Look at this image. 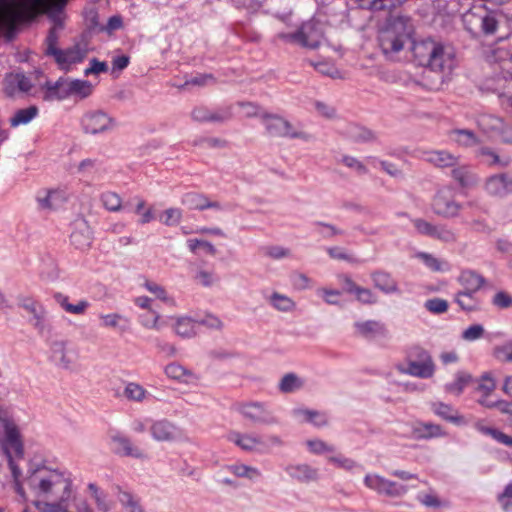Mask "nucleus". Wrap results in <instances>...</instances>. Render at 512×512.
Listing matches in <instances>:
<instances>
[{
  "label": "nucleus",
  "instance_id": "obj_1",
  "mask_svg": "<svg viewBox=\"0 0 512 512\" xmlns=\"http://www.w3.org/2000/svg\"><path fill=\"white\" fill-rule=\"evenodd\" d=\"M69 0H34V21L36 18L45 14L52 22L45 39L44 53L47 56H53L56 63L62 68L68 70L72 64L82 62L88 49L85 44L76 43L67 49L57 47L60 32L64 29V9Z\"/></svg>",
  "mask_w": 512,
  "mask_h": 512
},
{
  "label": "nucleus",
  "instance_id": "obj_2",
  "mask_svg": "<svg viewBox=\"0 0 512 512\" xmlns=\"http://www.w3.org/2000/svg\"><path fill=\"white\" fill-rule=\"evenodd\" d=\"M0 448L7 457L18 500L21 503H26L28 498L23 483L20 480L22 472L16 463V460H20L24 456V444L18 426L11 420L3 421V431L0 434Z\"/></svg>",
  "mask_w": 512,
  "mask_h": 512
},
{
  "label": "nucleus",
  "instance_id": "obj_3",
  "mask_svg": "<svg viewBox=\"0 0 512 512\" xmlns=\"http://www.w3.org/2000/svg\"><path fill=\"white\" fill-rule=\"evenodd\" d=\"M412 52L419 65L429 67L432 71L449 74L455 67L452 50L431 39L413 42Z\"/></svg>",
  "mask_w": 512,
  "mask_h": 512
},
{
  "label": "nucleus",
  "instance_id": "obj_4",
  "mask_svg": "<svg viewBox=\"0 0 512 512\" xmlns=\"http://www.w3.org/2000/svg\"><path fill=\"white\" fill-rule=\"evenodd\" d=\"M413 25L411 19L403 15H391L379 30L378 42L386 56L400 52L411 40Z\"/></svg>",
  "mask_w": 512,
  "mask_h": 512
},
{
  "label": "nucleus",
  "instance_id": "obj_5",
  "mask_svg": "<svg viewBox=\"0 0 512 512\" xmlns=\"http://www.w3.org/2000/svg\"><path fill=\"white\" fill-rule=\"evenodd\" d=\"M0 5V33L11 41L21 25L32 21V0H0Z\"/></svg>",
  "mask_w": 512,
  "mask_h": 512
},
{
  "label": "nucleus",
  "instance_id": "obj_6",
  "mask_svg": "<svg viewBox=\"0 0 512 512\" xmlns=\"http://www.w3.org/2000/svg\"><path fill=\"white\" fill-rule=\"evenodd\" d=\"M48 359L59 370L77 373L81 370L79 348L70 340L49 341Z\"/></svg>",
  "mask_w": 512,
  "mask_h": 512
},
{
  "label": "nucleus",
  "instance_id": "obj_7",
  "mask_svg": "<svg viewBox=\"0 0 512 512\" xmlns=\"http://www.w3.org/2000/svg\"><path fill=\"white\" fill-rule=\"evenodd\" d=\"M62 488L63 494L70 495L71 482L58 470L45 466L34 467V490L38 496L50 497L56 488Z\"/></svg>",
  "mask_w": 512,
  "mask_h": 512
},
{
  "label": "nucleus",
  "instance_id": "obj_8",
  "mask_svg": "<svg viewBox=\"0 0 512 512\" xmlns=\"http://www.w3.org/2000/svg\"><path fill=\"white\" fill-rule=\"evenodd\" d=\"M262 124L265 127L266 134L274 138H290L310 141L312 135L294 128L292 123L278 114L263 113L261 116Z\"/></svg>",
  "mask_w": 512,
  "mask_h": 512
},
{
  "label": "nucleus",
  "instance_id": "obj_9",
  "mask_svg": "<svg viewBox=\"0 0 512 512\" xmlns=\"http://www.w3.org/2000/svg\"><path fill=\"white\" fill-rule=\"evenodd\" d=\"M323 33L319 25L314 21L303 23L299 29L293 33H279L278 38L290 43H296L303 47L315 49L322 40Z\"/></svg>",
  "mask_w": 512,
  "mask_h": 512
},
{
  "label": "nucleus",
  "instance_id": "obj_10",
  "mask_svg": "<svg viewBox=\"0 0 512 512\" xmlns=\"http://www.w3.org/2000/svg\"><path fill=\"white\" fill-rule=\"evenodd\" d=\"M237 411L243 418L254 425H278L279 419L264 403L246 402L237 406Z\"/></svg>",
  "mask_w": 512,
  "mask_h": 512
},
{
  "label": "nucleus",
  "instance_id": "obj_11",
  "mask_svg": "<svg viewBox=\"0 0 512 512\" xmlns=\"http://www.w3.org/2000/svg\"><path fill=\"white\" fill-rule=\"evenodd\" d=\"M462 206L454 197L453 190L442 188L437 191L432 200L433 212L443 218H454L458 216Z\"/></svg>",
  "mask_w": 512,
  "mask_h": 512
},
{
  "label": "nucleus",
  "instance_id": "obj_12",
  "mask_svg": "<svg viewBox=\"0 0 512 512\" xmlns=\"http://www.w3.org/2000/svg\"><path fill=\"white\" fill-rule=\"evenodd\" d=\"M110 450L120 457H132L135 459H146V453L138 446L133 445L132 440L119 431H111Z\"/></svg>",
  "mask_w": 512,
  "mask_h": 512
},
{
  "label": "nucleus",
  "instance_id": "obj_13",
  "mask_svg": "<svg viewBox=\"0 0 512 512\" xmlns=\"http://www.w3.org/2000/svg\"><path fill=\"white\" fill-rule=\"evenodd\" d=\"M365 485L378 494L387 497H402L408 491L407 486L385 479L377 474H367L364 478Z\"/></svg>",
  "mask_w": 512,
  "mask_h": 512
},
{
  "label": "nucleus",
  "instance_id": "obj_14",
  "mask_svg": "<svg viewBox=\"0 0 512 512\" xmlns=\"http://www.w3.org/2000/svg\"><path fill=\"white\" fill-rule=\"evenodd\" d=\"M81 125L85 133L95 135L112 129L115 122L107 113L95 110L83 115Z\"/></svg>",
  "mask_w": 512,
  "mask_h": 512
},
{
  "label": "nucleus",
  "instance_id": "obj_15",
  "mask_svg": "<svg viewBox=\"0 0 512 512\" xmlns=\"http://www.w3.org/2000/svg\"><path fill=\"white\" fill-rule=\"evenodd\" d=\"M229 440L239 446L242 450L248 452H267L268 445L265 444L264 439L254 433H240L232 432L229 435Z\"/></svg>",
  "mask_w": 512,
  "mask_h": 512
},
{
  "label": "nucleus",
  "instance_id": "obj_16",
  "mask_svg": "<svg viewBox=\"0 0 512 512\" xmlns=\"http://www.w3.org/2000/svg\"><path fill=\"white\" fill-rule=\"evenodd\" d=\"M69 198L70 193L67 188H55L44 191V195L39 193L37 202L41 209L53 211L63 207Z\"/></svg>",
  "mask_w": 512,
  "mask_h": 512
},
{
  "label": "nucleus",
  "instance_id": "obj_17",
  "mask_svg": "<svg viewBox=\"0 0 512 512\" xmlns=\"http://www.w3.org/2000/svg\"><path fill=\"white\" fill-rule=\"evenodd\" d=\"M93 241V233L88 224L84 219L76 220L73 223V231L70 235L71 244L78 250H88Z\"/></svg>",
  "mask_w": 512,
  "mask_h": 512
},
{
  "label": "nucleus",
  "instance_id": "obj_18",
  "mask_svg": "<svg viewBox=\"0 0 512 512\" xmlns=\"http://www.w3.org/2000/svg\"><path fill=\"white\" fill-rule=\"evenodd\" d=\"M486 192L495 197H505L512 194V174L500 173L487 178L485 182Z\"/></svg>",
  "mask_w": 512,
  "mask_h": 512
},
{
  "label": "nucleus",
  "instance_id": "obj_19",
  "mask_svg": "<svg viewBox=\"0 0 512 512\" xmlns=\"http://www.w3.org/2000/svg\"><path fill=\"white\" fill-rule=\"evenodd\" d=\"M32 83L23 73H10L4 79V92L9 97H14L20 93L31 89Z\"/></svg>",
  "mask_w": 512,
  "mask_h": 512
},
{
  "label": "nucleus",
  "instance_id": "obj_20",
  "mask_svg": "<svg viewBox=\"0 0 512 512\" xmlns=\"http://www.w3.org/2000/svg\"><path fill=\"white\" fill-rule=\"evenodd\" d=\"M422 158L438 168L455 167L459 163V157L445 150L424 151Z\"/></svg>",
  "mask_w": 512,
  "mask_h": 512
},
{
  "label": "nucleus",
  "instance_id": "obj_21",
  "mask_svg": "<svg viewBox=\"0 0 512 512\" xmlns=\"http://www.w3.org/2000/svg\"><path fill=\"white\" fill-rule=\"evenodd\" d=\"M373 285L376 289L385 294H394L399 292L397 281L385 270H375L370 274Z\"/></svg>",
  "mask_w": 512,
  "mask_h": 512
},
{
  "label": "nucleus",
  "instance_id": "obj_22",
  "mask_svg": "<svg viewBox=\"0 0 512 512\" xmlns=\"http://www.w3.org/2000/svg\"><path fill=\"white\" fill-rule=\"evenodd\" d=\"M354 326L357 334L367 339L375 338L377 336L386 337L388 335V330L385 324L377 320L356 322Z\"/></svg>",
  "mask_w": 512,
  "mask_h": 512
},
{
  "label": "nucleus",
  "instance_id": "obj_23",
  "mask_svg": "<svg viewBox=\"0 0 512 512\" xmlns=\"http://www.w3.org/2000/svg\"><path fill=\"white\" fill-rule=\"evenodd\" d=\"M182 203L192 210L221 209L219 202L210 201L204 194L195 192L186 193L182 198Z\"/></svg>",
  "mask_w": 512,
  "mask_h": 512
},
{
  "label": "nucleus",
  "instance_id": "obj_24",
  "mask_svg": "<svg viewBox=\"0 0 512 512\" xmlns=\"http://www.w3.org/2000/svg\"><path fill=\"white\" fill-rule=\"evenodd\" d=\"M457 281L467 291H479L486 284V279L471 269L462 270Z\"/></svg>",
  "mask_w": 512,
  "mask_h": 512
},
{
  "label": "nucleus",
  "instance_id": "obj_25",
  "mask_svg": "<svg viewBox=\"0 0 512 512\" xmlns=\"http://www.w3.org/2000/svg\"><path fill=\"white\" fill-rule=\"evenodd\" d=\"M176 426L167 420L155 421L151 427L150 432L156 441H173L176 434Z\"/></svg>",
  "mask_w": 512,
  "mask_h": 512
},
{
  "label": "nucleus",
  "instance_id": "obj_26",
  "mask_svg": "<svg viewBox=\"0 0 512 512\" xmlns=\"http://www.w3.org/2000/svg\"><path fill=\"white\" fill-rule=\"evenodd\" d=\"M286 472L290 477L302 483L318 479V470L308 464L289 465L286 467Z\"/></svg>",
  "mask_w": 512,
  "mask_h": 512
},
{
  "label": "nucleus",
  "instance_id": "obj_27",
  "mask_svg": "<svg viewBox=\"0 0 512 512\" xmlns=\"http://www.w3.org/2000/svg\"><path fill=\"white\" fill-rule=\"evenodd\" d=\"M342 135L353 142L363 143L369 142L375 139L374 133L356 123L347 124L342 130Z\"/></svg>",
  "mask_w": 512,
  "mask_h": 512
},
{
  "label": "nucleus",
  "instance_id": "obj_28",
  "mask_svg": "<svg viewBox=\"0 0 512 512\" xmlns=\"http://www.w3.org/2000/svg\"><path fill=\"white\" fill-rule=\"evenodd\" d=\"M69 79L59 78L54 83L47 82L44 98L47 100H63L71 97Z\"/></svg>",
  "mask_w": 512,
  "mask_h": 512
},
{
  "label": "nucleus",
  "instance_id": "obj_29",
  "mask_svg": "<svg viewBox=\"0 0 512 512\" xmlns=\"http://www.w3.org/2000/svg\"><path fill=\"white\" fill-rule=\"evenodd\" d=\"M399 370L404 374L427 379L434 375L435 365L433 361L419 363L410 362V365H407L406 368L399 367Z\"/></svg>",
  "mask_w": 512,
  "mask_h": 512
},
{
  "label": "nucleus",
  "instance_id": "obj_30",
  "mask_svg": "<svg viewBox=\"0 0 512 512\" xmlns=\"http://www.w3.org/2000/svg\"><path fill=\"white\" fill-rule=\"evenodd\" d=\"M165 374L173 380L181 381L186 384L197 380L194 373L178 363H170L165 367Z\"/></svg>",
  "mask_w": 512,
  "mask_h": 512
},
{
  "label": "nucleus",
  "instance_id": "obj_31",
  "mask_svg": "<svg viewBox=\"0 0 512 512\" xmlns=\"http://www.w3.org/2000/svg\"><path fill=\"white\" fill-rule=\"evenodd\" d=\"M292 414L301 422H310L317 427H322L328 424L326 415L319 411L297 408L293 410Z\"/></svg>",
  "mask_w": 512,
  "mask_h": 512
},
{
  "label": "nucleus",
  "instance_id": "obj_32",
  "mask_svg": "<svg viewBox=\"0 0 512 512\" xmlns=\"http://www.w3.org/2000/svg\"><path fill=\"white\" fill-rule=\"evenodd\" d=\"M452 177L456 180L459 185L463 188L473 186L477 179L476 175L473 173L471 167L467 165H456L452 167Z\"/></svg>",
  "mask_w": 512,
  "mask_h": 512
},
{
  "label": "nucleus",
  "instance_id": "obj_33",
  "mask_svg": "<svg viewBox=\"0 0 512 512\" xmlns=\"http://www.w3.org/2000/svg\"><path fill=\"white\" fill-rule=\"evenodd\" d=\"M444 435L442 427L433 423H419L413 428V437L417 440L436 438Z\"/></svg>",
  "mask_w": 512,
  "mask_h": 512
},
{
  "label": "nucleus",
  "instance_id": "obj_34",
  "mask_svg": "<svg viewBox=\"0 0 512 512\" xmlns=\"http://www.w3.org/2000/svg\"><path fill=\"white\" fill-rule=\"evenodd\" d=\"M432 410L437 416L441 417L445 421L454 424H460L463 421L462 416L458 414L457 410L443 402L433 403Z\"/></svg>",
  "mask_w": 512,
  "mask_h": 512
},
{
  "label": "nucleus",
  "instance_id": "obj_35",
  "mask_svg": "<svg viewBox=\"0 0 512 512\" xmlns=\"http://www.w3.org/2000/svg\"><path fill=\"white\" fill-rule=\"evenodd\" d=\"M478 125L485 133L502 134L504 131L503 120L494 115H481Z\"/></svg>",
  "mask_w": 512,
  "mask_h": 512
},
{
  "label": "nucleus",
  "instance_id": "obj_36",
  "mask_svg": "<svg viewBox=\"0 0 512 512\" xmlns=\"http://www.w3.org/2000/svg\"><path fill=\"white\" fill-rule=\"evenodd\" d=\"M149 395V392L137 382H128L123 390V396L128 401L136 403H142Z\"/></svg>",
  "mask_w": 512,
  "mask_h": 512
},
{
  "label": "nucleus",
  "instance_id": "obj_37",
  "mask_svg": "<svg viewBox=\"0 0 512 512\" xmlns=\"http://www.w3.org/2000/svg\"><path fill=\"white\" fill-rule=\"evenodd\" d=\"M99 318L102 321L101 326L104 328H114L124 332L129 325V319L119 313L101 314Z\"/></svg>",
  "mask_w": 512,
  "mask_h": 512
},
{
  "label": "nucleus",
  "instance_id": "obj_38",
  "mask_svg": "<svg viewBox=\"0 0 512 512\" xmlns=\"http://www.w3.org/2000/svg\"><path fill=\"white\" fill-rule=\"evenodd\" d=\"M70 495L62 494L56 502L34 501V507L39 512H70L67 501Z\"/></svg>",
  "mask_w": 512,
  "mask_h": 512
},
{
  "label": "nucleus",
  "instance_id": "obj_39",
  "mask_svg": "<svg viewBox=\"0 0 512 512\" xmlns=\"http://www.w3.org/2000/svg\"><path fill=\"white\" fill-rule=\"evenodd\" d=\"M198 321L189 317H179L175 323V332L177 335L184 338H191L196 335V326Z\"/></svg>",
  "mask_w": 512,
  "mask_h": 512
},
{
  "label": "nucleus",
  "instance_id": "obj_40",
  "mask_svg": "<svg viewBox=\"0 0 512 512\" xmlns=\"http://www.w3.org/2000/svg\"><path fill=\"white\" fill-rule=\"evenodd\" d=\"M69 89L71 96L84 99L91 95L93 91V85L87 80L74 79L69 80Z\"/></svg>",
  "mask_w": 512,
  "mask_h": 512
},
{
  "label": "nucleus",
  "instance_id": "obj_41",
  "mask_svg": "<svg viewBox=\"0 0 512 512\" xmlns=\"http://www.w3.org/2000/svg\"><path fill=\"white\" fill-rule=\"evenodd\" d=\"M303 381L295 373L285 374L279 382V390L283 393H292L303 387Z\"/></svg>",
  "mask_w": 512,
  "mask_h": 512
},
{
  "label": "nucleus",
  "instance_id": "obj_42",
  "mask_svg": "<svg viewBox=\"0 0 512 512\" xmlns=\"http://www.w3.org/2000/svg\"><path fill=\"white\" fill-rule=\"evenodd\" d=\"M117 490L119 492V501L128 512H144L139 500L131 493L122 491L119 486H117Z\"/></svg>",
  "mask_w": 512,
  "mask_h": 512
},
{
  "label": "nucleus",
  "instance_id": "obj_43",
  "mask_svg": "<svg viewBox=\"0 0 512 512\" xmlns=\"http://www.w3.org/2000/svg\"><path fill=\"white\" fill-rule=\"evenodd\" d=\"M270 303L275 309L281 312H290L295 308V302L291 298L278 292H274L271 295Z\"/></svg>",
  "mask_w": 512,
  "mask_h": 512
},
{
  "label": "nucleus",
  "instance_id": "obj_44",
  "mask_svg": "<svg viewBox=\"0 0 512 512\" xmlns=\"http://www.w3.org/2000/svg\"><path fill=\"white\" fill-rule=\"evenodd\" d=\"M452 139L459 145L471 147L478 143L476 135L471 130L457 129L451 132Z\"/></svg>",
  "mask_w": 512,
  "mask_h": 512
},
{
  "label": "nucleus",
  "instance_id": "obj_45",
  "mask_svg": "<svg viewBox=\"0 0 512 512\" xmlns=\"http://www.w3.org/2000/svg\"><path fill=\"white\" fill-rule=\"evenodd\" d=\"M471 381V375L466 372H458L456 374V379L454 382L449 383L446 385L445 389L447 392L460 395L464 388L468 385V383Z\"/></svg>",
  "mask_w": 512,
  "mask_h": 512
},
{
  "label": "nucleus",
  "instance_id": "obj_46",
  "mask_svg": "<svg viewBox=\"0 0 512 512\" xmlns=\"http://www.w3.org/2000/svg\"><path fill=\"white\" fill-rule=\"evenodd\" d=\"M477 156L481 158L482 162L492 166V165H500L502 167H506L509 165V160L502 161L499 156L490 148L482 147L478 150Z\"/></svg>",
  "mask_w": 512,
  "mask_h": 512
},
{
  "label": "nucleus",
  "instance_id": "obj_47",
  "mask_svg": "<svg viewBox=\"0 0 512 512\" xmlns=\"http://www.w3.org/2000/svg\"><path fill=\"white\" fill-rule=\"evenodd\" d=\"M100 200L103 206L111 212H117L121 209L122 199L115 192L107 191L102 193Z\"/></svg>",
  "mask_w": 512,
  "mask_h": 512
},
{
  "label": "nucleus",
  "instance_id": "obj_48",
  "mask_svg": "<svg viewBox=\"0 0 512 512\" xmlns=\"http://www.w3.org/2000/svg\"><path fill=\"white\" fill-rule=\"evenodd\" d=\"M407 365H410V362H428L433 361L431 355L427 350L420 346H413L407 351L406 357Z\"/></svg>",
  "mask_w": 512,
  "mask_h": 512
},
{
  "label": "nucleus",
  "instance_id": "obj_49",
  "mask_svg": "<svg viewBox=\"0 0 512 512\" xmlns=\"http://www.w3.org/2000/svg\"><path fill=\"white\" fill-rule=\"evenodd\" d=\"M454 300L464 311H476L480 308V301L477 297H467V295L457 292Z\"/></svg>",
  "mask_w": 512,
  "mask_h": 512
},
{
  "label": "nucleus",
  "instance_id": "obj_50",
  "mask_svg": "<svg viewBox=\"0 0 512 512\" xmlns=\"http://www.w3.org/2000/svg\"><path fill=\"white\" fill-rule=\"evenodd\" d=\"M481 30L485 35H492L498 28V20L492 12H485L483 16H480Z\"/></svg>",
  "mask_w": 512,
  "mask_h": 512
},
{
  "label": "nucleus",
  "instance_id": "obj_51",
  "mask_svg": "<svg viewBox=\"0 0 512 512\" xmlns=\"http://www.w3.org/2000/svg\"><path fill=\"white\" fill-rule=\"evenodd\" d=\"M230 470L233 474H235L238 477H245L251 480L261 476V473L257 468L247 466L244 464L232 465L230 467Z\"/></svg>",
  "mask_w": 512,
  "mask_h": 512
},
{
  "label": "nucleus",
  "instance_id": "obj_52",
  "mask_svg": "<svg viewBox=\"0 0 512 512\" xmlns=\"http://www.w3.org/2000/svg\"><path fill=\"white\" fill-rule=\"evenodd\" d=\"M88 489L91 491L92 496L95 500L97 508L101 512H108L110 510V505L106 500V494L101 492L99 488L94 483H90L88 485Z\"/></svg>",
  "mask_w": 512,
  "mask_h": 512
},
{
  "label": "nucleus",
  "instance_id": "obj_53",
  "mask_svg": "<svg viewBox=\"0 0 512 512\" xmlns=\"http://www.w3.org/2000/svg\"><path fill=\"white\" fill-rule=\"evenodd\" d=\"M418 257L424 262V264L434 272L444 270V266H447V262L441 261L429 253H420Z\"/></svg>",
  "mask_w": 512,
  "mask_h": 512
},
{
  "label": "nucleus",
  "instance_id": "obj_54",
  "mask_svg": "<svg viewBox=\"0 0 512 512\" xmlns=\"http://www.w3.org/2000/svg\"><path fill=\"white\" fill-rule=\"evenodd\" d=\"M424 307L431 313L442 314L448 310V302L441 298L428 299Z\"/></svg>",
  "mask_w": 512,
  "mask_h": 512
},
{
  "label": "nucleus",
  "instance_id": "obj_55",
  "mask_svg": "<svg viewBox=\"0 0 512 512\" xmlns=\"http://www.w3.org/2000/svg\"><path fill=\"white\" fill-rule=\"evenodd\" d=\"M357 301L365 305H373L378 301L377 295L369 288L359 287L355 293Z\"/></svg>",
  "mask_w": 512,
  "mask_h": 512
},
{
  "label": "nucleus",
  "instance_id": "obj_56",
  "mask_svg": "<svg viewBox=\"0 0 512 512\" xmlns=\"http://www.w3.org/2000/svg\"><path fill=\"white\" fill-rule=\"evenodd\" d=\"M412 223L419 234L433 238L436 225L422 218L412 219Z\"/></svg>",
  "mask_w": 512,
  "mask_h": 512
},
{
  "label": "nucleus",
  "instance_id": "obj_57",
  "mask_svg": "<svg viewBox=\"0 0 512 512\" xmlns=\"http://www.w3.org/2000/svg\"><path fill=\"white\" fill-rule=\"evenodd\" d=\"M316 227H318V234L324 238H332L336 235H342L344 232L332 224L317 221L314 223Z\"/></svg>",
  "mask_w": 512,
  "mask_h": 512
},
{
  "label": "nucleus",
  "instance_id": "obj_58",
  "mask_svg": "<svg viewBox=\"0 0 512 512\" xmlns=\"http://www.w3.org/2000/svg\"><path fill=\"white\" fill-rule=\"evenodd\" d=\"M32 120V106L25 109L18 110L15 115L10 119L12 127H17L20 124H27Z\"/></svg>",
  "mask_w": 512,
  "mask_h": 512
},
{
  "label": "nucleus",
  "instance_id": "obj_59",
  "mask_svg": "<svg viewBox=\"0 0 512 512\" xmlns=\"http://www.w3.org/2000/svg\"><path fill=\"white\" fill-rule=\"evenodd\" d=\"M262 252L265 256L272 259H282L290 255V250L281 246H266L262 248Z\"/></svg>",
  "mask_w": 512,
  "mask_h": 512
},
{
  "label": "nucleus",
  "instance_id": "obj_60",
  "mask_svg": "<svg viewBox=\"0 0 512 512\" xmlns=\"http://www.w3.org/2000/svg\"><path fill=\"white\" fill-rule=\"evenodd\" d=\"M161 221L167 226H174L180 223L182 211L178 208H168L164 211Z\"/></svg>",
  "mask_w": 512,
  "mask_h": 512
},
{
  "label": "nucleus",
  "instance_id": "obj_61",
  "mask_svg": "<svg viewBox=\"0 0 512 512\" xmlns=\"http://www.w3.org/2000/svg\"><path fill=\"white\" fill-rule=\"evenodd\" d=\"M484 327L480 324H474L469 326L462 332V338L466 341H475L483 337Z\"/></svg>",
  "mask_w": 512,
  "mask_h": 512
},
{
  "label": "nucleus",
  "instance_id": "obj_62",
  "mask_svg": "<svg viewBox=\"0 0 512 512\" xmlns=\"http://www.w3.org/2000/svg\"><path fill=\"white\" fill-rule=\"evenodd\" d=\"M232 118V107H222L214 111L211 110L210 122L223 123Z\"/></svg>",
  "mask_w": 512,
  "mask_h": 512
},
{
  "label": "nucleus",
  "instance_id": "obj_63",
  "mask_svg": "<svg viewBox=\"0 0 512 512\" xmlns=\"http://www.w3.org/2000/svg\"><path fill=\"white\" fill-rule=\"evenodd\" d=\"M498 501L504 512H512V483L508 484L498 496Z\"/></svg>",
  "mask_w": 512,
  "mask_h": 512
},
{
  "label": "nucleus",
  "instance_id": "obj_64",
  "mask_svg": "<svg viewBox=\"0 0 512 512\" xmlns=\"http://www.w3.org/2000/svg\"><path fill=\"white\" fill-rule=\"evenodd\" d=\"M341 162L348 168L355 170L358 174H366V166L357 158L349 155L342 157Z\"/></svg>",
  "mask_w": 512,
  "mask_h": 512
}]
</instances>
